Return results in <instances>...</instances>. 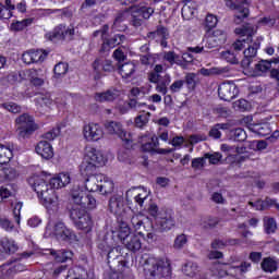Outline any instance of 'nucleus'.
Wrapping results in <instances>:
<instances>
[{
    "label": "nucleus",
    "mask_w": 279,
    "mask_h": 279,
    "mask_svg": "<svg viewBox=\"0 0 279 279\" xmlns=\"http://www.w3.org/2000/svg\"><path fill=\"white\" fill-rule=\"evenodd\" d=\"M28 184L37 193L40 204L52 213L58 211L60 204L58 203V196L56 195V187L51 185V179L49 182L45 181L43 177L34 174L28 179Z\"/></svg>",
    "instance_id": "1"
},
{
    "label": "nucleus",
    "mask_w": 279,
    "mask_h": 279,
    "mask_svg": "<svg viewBox=\"0 0 279 279\" xmlns=\"http://www.w3.org/2000/svg\"><path fill=\"white\" fill-rule=\"evenodd\" d=\"M141 264L147 279H167L171 278V260L168 257H154L143 255Z\"/></svg>",
    "instance_id": "2"
},
{
    "label": "nucleus",
    "mask_w": 279,
    "mask_h": 279,
    "mask_svg": "<svg viewBox=\"0 0 279 279\" xmlns=\"http://www.w3.org/2000/svg\"><path fill=\"white\" fill-rule=\"evenodd\" d=\"M107 159L104 157V153L93 147H88L85 150L84 159L81 163L82 175H96L97 167H104Z\"/></svg>",
    "instance_id": "3"
},
{
    "label": "nucleus",
    "mask_w": 279,
    "mask_h": 279,
    "mask_svg": "<svg viewBox=\"0 0 279 279\" xmlns=\"http://www.w3.org/2000/svg\"><path fill=\"white\" fill-rule=\"evenodd\" d=\"M258 26L252 24H246L242 27L235 28V34H239L241 37L232 45L234 51H242L252 43V36L256 34Z\"/></svg>",
    "instance_id": "4"
},
{
    "label": "nucleus",
    "mask_w": 279,
    "mask_h": 279,
    "mask_svg": "<svg viewBox=\"0 0 279 279\" xmlns=\"http://www.w3.org/2000/svg\"><path fill=\"white\" fill-rule=\"evenodd\" d=\"M71 219L78 230H84V232H90L93 230V218L86 213V209L73 208L71 210Z\"/></svg>",
    "instance_id": "5"
},
{
    "label": "nucleus",
    "mask_w": 279,
    "mask_h": 279,
    "mask_svg": "<svg viewBox=\"0 0 279 279\" xmlns=\"http://www.w3.org/2000/svg\"><path fill=\"white\" fill-rule=\"evenodd\" d=\"M75 36V27L66 25H58L52 32H48L45 35L46 40L50 43H57V40H73Z\"/></svg>",
    "instance_id": "6"
},
{
    "label": "nucleus",
    "mask_w": 279,
    "mask_h": 279,
    "mask_svg": "<svg viewBox=\"0 0 279 279\" xmlns=\"http://www.w3.org/2000/svg\"><path fill=\"white\" fill-rule=\"evenodd\" d=\"M104 128L99 123L88 122L85 123L82 128L83 138L87 143H97L104 138Z\"/></svg>",
    "instance_id": "7"
},
{
    "label": "nucleus",
    "mask_w": 279,
    "mask_h": 279,
    "mask_svg": "<svg viewBox=\"0 0 279 279\" xmlns=\"http://www.w3.org/2000/svg\"><path fill=\"white\" fill-rule=\"evenodd\" d=\"M15 123L17 125L19 135L22 136V138H26V136H29V134L36 131L34 118L28 113H23L17 117Z\"/></svg>",
    "instance_id": "8"
},
{
    "label": "nucleus",
    "mask_w": 279,
    "mask_h": 279,
    "mask_svg": "<svg viewBox=\"0 0 279 279\" xmlns=\"http://www.w3.org/2000/svg\"><path fill=\"white\" fill-rule=\"evenodd\" d=\"M248 4L250 0H241L240 2H232V0L227 1L228 8L234 10V23H236V25H241V23H243V20L250 16V9L245 7Z\"/></svg>",
    "instance_id": "9"
},
{
    "label": "nucleus",
    "mask_w": 279,
    "mask_h": 279,
    "mask_svg": "<svg viewBox=\"0 0 279 279\" xmlns=\"http://www.w3.org/2000/svg\"><path fill=\"white\" fill-rule=\"evenodd\" d=\"M53 234L59 241H68V243L77 242V235L73 230L68 228L62 221H57L53 225Z\"/></svg>",
    "instance_id": "10"
},
{
    "label": "nucleus",
    "mask_w": 279,
    "mask_h": 279,
    "mask_svg": "<svg viewBox=\"0 0 279 279\" xmlns=\"http://www.w3.org/2000/svg\"><path fill=\"white\" fill-rule=\"evenodd\" d=\"M117 245H119L117 242H104L99 244V248L107 254L108 263L117 260L118 267H125V262H123Z\"/></svg>",
    "instance_id": "11"
},
{
    "label": "nucleus",
    "mask_w": 279,
    "mask_h": 279,
    "mask_svg": "<svg viewBox=\"0 0 279 279\" xmlns=\"http://www.w3.org/2000/svg\"><path fill=\"white\" fill-rule=\"evenodd\" d=\"M148 197L149 191H147L146 189H132L126 191V202L128 204L134 203L135 208H143Z\"/></svg>",
    "instance_id": "12"
},
{
    "label": "nucleus",
    "mask_w": 279,
    "mask_h": 279,
    "mask_svg": "<svg viewBox=\"0 0 279 279\" xmlns=\"http://www.w3.org/2000/svg\"><path fill=\"white\" fill-rule=\"evenodd\" d=\"M156 227L160 232H169V230L175 227V219L173 214L169 210H161L156 218Z\"/></svg>",
    "instance_id": "13"
},
{
    "label": "nucleus",
    "mask_w": 279,
    "mask_h": 279,
    "mask_svg": "<svg viewBox=\"0 0 279 279\" xmlns=\"http://www.w3.org/2000/svg\"><path fill=\"white\" fill-rule=\"evenodd\" d=\"M105 128L109 134H116L121 138L125 145H130L132 143V135H130L125 130H123V125L120 122L110 121L105 124Z\"/></svg>",
    "instance_id": "14"
},
{
    "label": "nucleus",
    "mask_w": 279,
    "mask_h": 279,
    "mask_svg": "<svg viewBox=\"0 0 279 279\" xmlns=\"http://www.w3.org/2000/svg\"><path fill=\"white\" fill-rule=\"evenodd\" d=\"M109 210L116 217H123L125 215V199L123 198V194H113L109 198Z\"/></svg>",
    "instance_id": "15"
},
{
    "label": "nucleus",
    "mask_w": 279,
    "mask_h": 279,
    "mask_svg": "<svg viewBox=\"0 0 279 279\" xmlns=\"http://www.w3.org/2000/svg\"><path fill=\"white\" fill-rule=\"evenodd\" d=\"M247 49L244 50V58L242 60L243 69H250V64H252V60L256 58V53H258V49H260V39H256L255 41H248Z\"/></svg>",
    "instance_id": "16"
},
{
    "label": "nucleus",
    "mask_w": 279,
    "mask_h": 279,
    "mask_svg": "<svg viewBox=\"0 0 279 279\" xmlns=\"http://www.w3.org/2000/svg\"><path fill=\"white\" fill-rule=\"evenodd\" d=\"M218 95L222 101H232L239 95V88L232 82L222 83L218 87Z\"/></svg>",
    "instance_id": "17"
},
{
    "label": "nucleus",
    "mask_w": 279,
    "mask_h": 279,
    "mask_svg": "<svg viewBox=\"0 0 279 279\" xmlns=\"http://www.w3.org/2000/svg\"><path fill=\"white\" fill-rule=\"evenodd\" d=\"M228 40V35L221 29H216L206 38L205 49H215V47H220V45H226Z\"/></svg>",
    "instance_id": "18"
},
{
    "label": "nucleus",
    "mask_w": 279,
    "mask_h": 279,
    "mask_svg": "<svg viewBox=\"0 0 279 279\" xmlns=\"http://www.w3.org/2000/svg\"><path fill=\"white\" fill-rule=\"evenodd\" d=\"M19 252V243L12 238L4 236L0 240V258L12 256Z\"/></svg>",
    "instance_id": "19"
},
{
    "label": "nucleus",
    "mask_w": 279,
    "mask_h": 279,
    "mask_svg": "<svg viewBox=\"0 0 279 279\" xmlns=\"http://www.w3.org/2000/svg\"><path fill=\"white\" fill-rule=\"evenodd\" d=\"M160 147V141L158 140V136L154 135L149 142L142 144V151H145L147 154H160V155H167L171 154V149L167 148H158Z\"/></svg>",
    "instance_id": "20"
},
{
    "label": "nucleus",
    "mask_w": 279,
    "mask_h": 279,
    "mask_svg": "<svg viewBox=\"0 0 279 279\" xmlns=\"http://www.w3.org/2000/svg\"><path fill=\"white\" fill-rule=\"evenodd\" d=\"M34 101L39 114H46V112H49L53 106L51 94H38Z\"/></svg>",
    "instance_id": "21"
},
{
    "label": "nucleus",
    "mask_w": 279,
    "mask_h": 279,
    "mask_svg": "<svg viewBox=\"0 0 279 279\" xmlns=\"http://www.w3.org/2000/svg\"><path fill=\"white\" fill-rule=\"evenodd\" d=\"M93 69L97 74L95 78L99 80V77H101V73H112L116 68L114 64H112V61L110 60L96 59L93 63Z\"/></svg>",
    "instance_id": "22"
},
{
    "label": "nucleus",
    "mask_w": 279,
    "mask_h": 279,
    "mask_svg": "<svg viewBox=\"0 0 279 279\" xmlns=\"http://www.w3.org/2000/svg\"><path fill=\"white\" fill-rule=\"evenodd\" d=\"M141 239H145V233H143V231H140L137 234H131L122 243L129 252H138L143 247Z\"/></svg>",
    "instance_id": "23"
},
{
    "label": "nucleus",
    "mask_w": 279,
    "mask_h": 279,
    "mask_svg": "<svg viewBox=\"0 0 279 279\" xmlns=\"http://www.w3.org/2000/svg\"><path fill=\"white\" fill-rule=\"evenodd\" d=\"M129 236H132L130 232V226L125 222H120L118 231H112V242L119 244V241L123 243Z\"/></svg>",
    "instance_id": "24"
},
{
    "label": "nucleus",
    "mask_w": 279,
    "mask_h": 279,
    "mask_svg": "<svg viewBox=\"0 0 279 279\" xmlns=\"http://www.w3.org/2000/svg\"><path fill=\"white\" fill-rule=\"evenodd\" d=\"M213 276L216 278H225V276H234V271L231 265L228 264H214L210 268Z\"/></svg>",
    "instance_id": "25"
},
{
    "label": "nucleus",
    "mask_w": 279,
    "mask_h": 279,
    "mask_svg": "<svg viewBox=\"0 0 279 279\" xmlns=\"http://www.w3.org/2000/svg\"><path fill=\"white\" fill-rule=\"evenodd\" d=\"M121 95V93L116 88L107 89L102 93H96L95 94V100L99 101V104H110L114 101Z\"/></svg>",
    "instance_id": "26"
},
{
    "label": "nucleus",
    "mask_w": 279,
    "mask_h": 279,
    "mask_svg": "<svg viewBox=\"0 0 279 279\" xmlns=\"http://www.w3.org/2000/svg\"><path fill=\"white\" fill-rule=\"evenodd\" d=\"M35 151L45 160H51L53 158V147L47 141L39 142L35 147Z\"/></svg>",
    "instance_id": "27"
},
{
    "label": "nucleus",
    "mask_w": 279,
    "mask_h": 279,
    "mask_svg": "<svg viewBox=\"0 0 279 279\" xmlns=\"http://www.w3.org/2000/svg\"><path fill=\"white\" fill-rule=\"evenodd\" d=\"M50 184L53 189H64L71 184V174L69 172H61L57 177L50 179Z\"/></svg>",
    "instance_id": "28"
},
{
    "label": "nucleus",
    "mask_w": 279,
    "mask_h": 279,
    "mask_svg": "<svg viewBox=\"0 0 279 279\" xmlns=\"http://www.w3.org/2000/svg\"><path fill=\"white\" fill-rule=\"evenodd\" d=\"M104 180V174L90 175L85 180V189L89 193L99 192L100 182Z\"/></svg>",
    "instance_id": "29"
},
{
    "label": "nucleus",
    "mask_w": 279,
    "mask_h": 279,
    "mask_svg": "<svg viewBox=\"0 0 279 279\" xmlns=\"http://www.w3.org/2000/svg\"><path fill=\"white\" fill-rule=\"evenodd\" d=\"M128 12L133 16V19H136V16L141 15L143 19H151V15L154 14V8L151 7H131L129 8Z\"/></svg>",
    "instance_id": "30"
},
{
    "label": "nucleus",
    "mask_w": 279,
    "mask_h": 279,
    "mask_svg": "<svg viewBox=\"0 0 279 279\" xmlns=\"http://www.w3.org/2000/svg\"><path fill=\"white\" fill-rule=\"evenodd\" d=\"M14 146L10 144H0V165H8L12 160Z\"/></svg>",
    "instance_id": "31"
},
{
    "label": "nucleus",
    "mask_w": 279,
    "mask_h": 279,
    "mask_svg": "<svg viewBox=\"0 0 279 279\" xmlns=\"http://www.w3.org/2000/svg\"><path fill=\"white\" fill-rule=\"evenodd\" d=\"M181 14L184 19V21H191V19H193L195 16V14H197V2L195 1H187L182 10H181Z\"/></svg>",
    "instance_id": "32"
},
{
    "label": "nucleus",
    "mask_w": 279,
    "mask_h": 279,
    "mask_svg": "<svg viewBox=\"0 0 279 279\" xmlns=\"http://www.w3.org/2000/svg\"><path fill=\"white\" fill-rule=\"evenodd\" d=\"M51 256H53L57 263H68V260H73V251L69 250H59V251H50Z\"/></svg>",
    "instance_id": "33"
},
{
    "label": "nucleus",
    "mask_w": 279,
    "mask_h": 279,
    "mask_svg": "<svg viewBox=\"0 0 279 279\" xmlns=\"http://www.w3.org/2000/svg\"><path fill=\"white\" fill-rule=\"evenodd\" d=\"M26 269H27L26 265H23L17 262L13 264L11 267L9 264H4L0 266V274L1 276H3V271H7V276H12V274H21V271H25Z\"/></svg>",
    "instance_id": "34"
},
{
    "label": "nucleus",
    "mask_w": 279,
    "mask_h": 279,
    "mask_svg": "<svg viewBox=\"0 0 279 279\" xmlns=\"http://www.w3.org/2000/svg\"><path fill=\"white\" fill-rule=\"evenodd\" d=\"M230 72V69L228 66H214L210 69L202 68L199 70L201 75H204V77H210L213 75H226Z\"/></svg>",
    "instance_id": "35"
},
{
    "label": "nucleus",
    "mask_w": 279,
    "mask_h": 279,
    "mask_svg": "<svg viewBox=\"0 0 279 279\" xmlns=\"http://www.w3.org/2000/svg\"><path fill=\"white\" fill-rule=\"evenodd\" d=\"M118 71L124 80H128L136 73V64H134V62H126L118 65Z\"/></svg>",
    "instance_id": "36"
},
{
    "label": "nucleus",
    "mask_w": 279,
    "mask_h": 279,
    "mask_svg": "<svg viewBox=\"0 0 279 279\" xmlns=\"http://www.w3.org/2000/svg\"><path fill=\"white\" fill-rule=\"evenodd\" d=\"M182 274L186 276L187 278H195L197 274H199V265L195 262H186L182 266Z\"/></svg>",
    "instance_id": "37"
},
{
    "label": "nucleus",
    "mask_w": 279,
    "mask_h": 279,
    "mask_svg": "<svg viewBox=\"0 0 279 279\" xmlns=\"http://www.w3.org/2000/svg\"><path fill=\"white\" fill-rule=\"evenodd\" d=\"M260 265L263 271L266 274H274V271H278L279 262L278 259H274L271 257H265Z\"/></svg>",
    "instance_id": "38"
},
{
    "label": "nucleus",
    "mask_w": 279,
    "mask_h": 279,
    "mask_svg": "<svg viewBox=\"0 0 279 279\" xmlns=\"http://www.w3.org/2000/svg\"><path fill=\"white\" fill-rule=\"evenodd\" d=\"M248 130L255 134H258V136H269V134H271L269 123L250 124Z\"/></svg>",
    "instance_id": "39"
},
{
    "label": "nucleus",
    "mask_w": 279,
    "mask_h": 279,
    "mask_svg": "<svg viewBox=\"0 0 279 279\" xmlns=\"http://www.w3.org/2000/svg\"><path fill=\"white\" fill-rule=\"evenodd\" d=\"M114 191V182L111 181L106 174H104V179L100 181L99 190L100 195H108Z\"/></svg>",
    "instance_id": "40"
},
{
    "label": "nucleus",
    "mask_w": 279,
    "mask_h": 279,
    "mask_svg": "<svg viewBox=\"0 0 279 279\" xmlns=\"http://www.w3.org/2000/svg\"><path fill=\"white\" fill-rule=\"evenodd\" d=\"M161 58L170 63V66L177 64L178 66H183L182 59H180V54L175 53V51H163L161 53Z\"/></svg>",
    "instance_id": "41"
},
{
    "label": "nucleus",
    "mask_w": 279,
    "mask_h": 279,
    "mask_svg": "<svg viewBox=\"0 0 279 279\" xmlns=\"http://www.w3.org/2000/svg\"><path fill=\"white\" fill-rule=\"evenodd\" d=\"M16 7L12 4V0H5L4 5L0 3V19L8 21L12 19V10H15Z\"/></svg>",
    "instance_id": "42"
},
{
    "label": "nucleus",
    "mask_w": 279,
    "mask_h": 279,
    "mask_svg": "<svg viewBox=\"0 0 279 279\" xmlns=\"http://www.w3.org/2000/svg\"><path fill=\"white\" fill-rule=\"evenodd\" d=\"M155 84H157L156 87H155V90H156L157 93H160V95H167V93H169L168 86H169V84H171V75L166 74V75L162 77L161 81L159 80V81H158L157 83H155Z\"/></svg>",
    "instance_id": "43"
},
{
    "label": "nucleus",
    "mask_w": 279,
    "mask_h": 279,
    "mask_svg": "<svg viewBox=\"0 0 279 279\" xmlns=\"http://www.w3.org/2000/svg\"><path fill=\"white\" fill-rule=\"evenodd\" d=\"M149 223V218L143 216V215H135L131 218V225L133 230L137 231L141 230V228H145V225Z\"/></svg>",
    "instance_id": "44"
},
{
    "label": "nucleus",
    "mask_w": 279,
    "mask_h": 279,
    "mask_svg": "<svg viewBox=\"0 0 279 279\" xmlns=\"http://www.w3.org/2000/svg\"><path fill=\"white\" fill-rule=\"evenodd\" d=\"M143 106H145V102H138L136 99H131L129 102L124 104V109H120L123 114L128 112L129 109L136 110L137 112H145V109H143Z\"/></svg>",
    "instance_id": "45"
},
{
    "label": "nucleus",
    "mask_w": 279,
    "mask_h": 279,
    "mask_svg": "<svg viewBox=\"0 0 279 279\" xmlns=\"http://www.w3.org/2000/svg\"><path fill=\"white\" fill-rule=\"evenodd\" d=\"M71 196H72V201L77 206H84V204H86V202H84V198L86 197V195H85L84 191H82V189H80V186L73 187V190L71 192Z\"/></svg>",
    "instance_id": "46"
},
{
    "label": "nucleus",
    "mask_w": 279,
    "mask_h": 279,
    "mask_svg": "<svg viewBox=\"0 0 279 279\" xmlns=\"http://www.w3.org/2000/svg\"><path fill=\"white\" fill-rule=\"evenodd\" d=\"M271 69V61L269 60H262L255 64L254 75L260 76L263 73H267Z\"/></svg>",
    "instance_id": "47"
},
{
    "label": "nucleus",
    "mask_w": 279,
    "mask_h": 279,
    "mask_svg": "<svg viewBox=\"0 0 279 279\" xmlns=\"http://www.w3.org/2000/svg\"><path fill=\"white\" fill-rule=\"evenodd\" d=\"M186 245H189V235L181 233L178 234L173 241V250H184V247H186Z\"/></svg>",
    "instance_id": "48"
},
{
    "label": "nucleus",
    "mask_w": 279,
    "mask_h": 279,
    "mask_svg": "<svg viewBox=\"0 0 279 279\" xmlns=\"http://www.w3.org/2000/svg\"><path fill=\"white\" fill-rule=\"evenodd\" d=\"M32 23H34V19L29 17L22 21L12 22L10 27L12 32H23V29H25V27H29Z\"/></svg>",
    "instance_id": "49"
},
{
    "label": "nucleus",
    "mask_w": 279,
    "mask_h": 279,
    "mask_svg": "<svg viewBox=\"0 0 279 279\" xmlns=\"http://www.w3.org/2000/svg\"><path fill=\"white\" fill-rule=\"evenodd\" d=\"M221 130H230L229 123H217L209 131V136L211 138H221Z\"/></svg>",
    "instance_id": "50"
},
{
    "label": "nucleus",
    "mask_w": 279,
    "mask_h": 279,
    "mask_svg": "<svg viewBox=\"0 0 279 279\" xmlns=\"http://www.w3.org/2000/svg\"><path fill=\"white\" fill-rule=\"evenodd\" d=\"M165 71V66L162 64H156L153 71L148 74V80L151 84H158L160 81V73Z\"/></svg>",
    "instance_id": "51"
},
{
    "label": "nucleus",
    "mask_w": 279,
    "mask_h": 279,
    "mask_svg": "<svg viewBox=\"0 0 279 279\" xmlns=\"http://www.w3.org/2000/svg\"><path fill=\"white\" fill-rule=\"evenodd\" d=\"M1 108H3V110H7V112H11L12 114H19L23 110V107L14 101L3 102L1 105Z\"/></svg>",
    "instance_id": "52"
},
{
    "label": "nucleus",
    "mask_w": 279,
    "mask_h": 279,
    "mask_svg": "<svg viewBox=\"0 0 279 279\" xmlns=\"http://www.w3.org/2000/svg\"><path fill=\"white\" fill-rule=\"evenodd\" d=\"M148 38H162L167 40L169 38V31L165 26H159L155 32L148 33Z\"/></svg>",
    "instance_id": "53"
},
{
    "label": "nucleus",
    "mask_w": 279,
    "mask_h": 279,
    "mask_svg": "<svg viewBox=\"0 0 279 279\" xmlns=\"http://www.w3.org/2000/svg\"><path fill=\"white\" fill-rule=\"evenodd\" d=\"M126 14H128V11H125L124 13L118 14L111 27L113 32H123L125 29V25H122V23Z\"/></svg>",
    "instance_id": "54"
},
{
    "label": "nucleus",
    "mask_w": 279,
    "mask_h": 279,
    "mask_svg": "<svg viewBox=\"0 0 279 279\" xmlns=\"http://www.w3.org/2000/svg\"><path fill=\"white\" fill-rule=\"evenodd\" d=\"M149 117H151L150 112L140 113L135 118V128H140V130H143V128H145V125L149 123Z\"/></svg>",
    "instance_id": "55"
},
{
    "label": "nucleus",
    "mask_w": 279,
    "mask_h": 279,
    "mask_svg": "<svg viewBox=\"0 0 279 279\" xmlns=\"http://www.w3.org/2000/svg\"><path fill=\"white\" fill-rule=\"evenodd\" d=\"M121 43H125V35L118 34L111 39H108L104 45H107L109 49H114V47L121 45Z\"/></svg>",
    "instance_id": "56"
},
{
    "label": "nucleus",
    "mask_w": 279,
    "mask_h": 279,
    "mask_svg": "<svg viewBox=\"0 0 279 279\" xmlns=\"http://www.w3.org/2000/svg\"><path fill=\"white\" fill-rule=\"evenodd\" d=\"M233 276H238V274H247L252 269V264L250 262H243L240 266H232Z\"/></svg>",
    "instance_id": "57"
},
{
    "label": "nucleus",
    "mask_w": 279,
    "mask_h": 279,
    "mask_svg": "<svg viewBox=\"0 0 279 279\" xmlns=\"http://www.w3.org/2000/svg\"><path fill=\"white\" fill-rule=\"evenodd\" d=\"M264 228L267 232V234H272V232H276V229L278 226L276 225V220L270 217H265L264 218Z\"/></svg>",
    "instance_id": "58"
},
{
    "label": "nucleus",
    "mask_w": 279,
    "mask_h": 279,
    "mask_svg": "<svg viewBox=\"0 0 279 279\" xmlns=\"http://www.w3.org/2000/svg\"><path fill=\"white\" fill-rule=\"evenodd\" d=\"M53 71L56 77H62V75H66V72L69 71V64L64 62H59L54 65Z\"/></svg>",
    "instance_id": "59"
},
{
    "label": "nucleus",
    "mask_w": 279,
    "mask_h": 279,
    "mask_svg": "<svg viewBox=\"0 0 279 279\" xmlns=\"http://www.w3.org/2000/svg\"><path fill=\"white\" fill-rule=\"evenodd\" d=\"M220 56L222 60H226L230 64H239V59H236V54H234V52L230 50L222 51Z\"/></svg>",
    "instance_id": "60"
},
{
    "label": "nucleus",
    "mask_w": 279,
    "mask_h": 279,
    "mask_svg": "<svg viewBox=\"0 0 279 279\" xmlns=\"http://www.w3.org/2000/svg\"><path fill=\"white\" fill-rule=\"evenodd\" d=\"M84 202L82 208H89V210L97 208V199L92 194L85 195Z\"/></svg>",
    "instance_id": "61"
},
{
    "label": "nucleus",
    "mask_w": 279,
    "mask_h": 279,
    "mask_svg": "<svg viewBox=\"0 0 279 279\" xmlns=\"http://www.w3.org/2000/svg\"><path fill=\"white\" fill-rule=\"evenodd\" d=\"M221 158H223L221 153L205 154V160H209V165H219V162H221Z\"/></svg>",
    "instance_id": "62"
},
{
    "label": "nucleus",
    "mask_w": 279,
    "mask_h": 279,
    "mask_svg": "<svg viewBox=\"0 0 279 279\" xmlns=\"http://www.w3.org/2000/svg\"><path fill=\"white\" fill-rule=\"evenodd\" d=\"M182 88H184V80H177L170 85L169 90L171 95H175L180 93Z\"/></svg>",
    "instance_id": "63"
},
{
    "label": "nucleus",
    "mask_w": 279,
    "mask_h": 279,
    "mask_svg": "<svg viewBox=\"0 0 279 279\" xmlns=\"http://www.w3.org/2000/svg\"><path fill=\"white\" fill-rule=\"evenodd\" d=\"M160 57V54H145V56H142L140 58L142 64H145V65H149V64H154L158 58Z\"/></svg>",
    "instance_id": "64"
}]
</instances>
